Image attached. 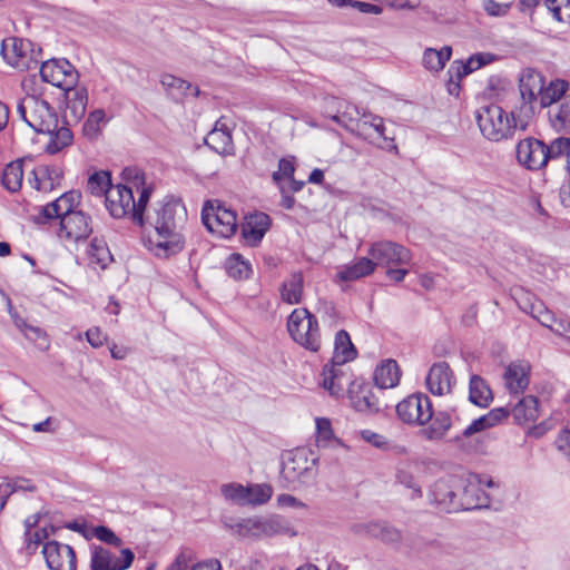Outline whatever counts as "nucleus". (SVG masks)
<instances>
[{
  "mask_svg": "<svg viewBox=\"0 0 570 570\" xmlns=\"http://www.w3.org/2000/svg\"><path fill=\"white\" fill-rule=\"evenodd\" d=\"M187 210L183 202L166 197L145 217V226L153 228L148 235L149 249L160 258H167L184 249V228Z\"/></svg>",
  "mask_w": 570,
  "mask_h": 570,
  "instance_id": "nucleus-1",
  "label": "nucleus"
},
{
  "mask_svg": "<svg viewBox=\"0 0 570 570\" xmlns=\"http://www.w3.org/2000/svg\"><path fill=\"white\" fill-rule=\"evenodd\" d=\"M151 190L139 187L137 179L110 186L106 190L105 205L114 218L129 216L138 225L145 226V208L149 202Z\"/></svg>",
  "mask_w": 570,
  "mask_h": 570,
  "instance_id": "nucleus-2",
  "label": "nucleus"
},
{
  "mask_svg": "<svg viewBox=\"0 0 570 570\" xmlns=\"http://www.w3.org/2000/svg\"><path fill=\"white\" fill-rule=\"evenodd\" d=\"M567 145L566 137L556 138L549 145L541 139L527 137L517 145V160L529 170H540L549 163L562 159Z\"/></svg>",
  "mask_w": 570,
  "mask_h": 570,
  "instance_id": "nucleus-3",
  "label": "nucleus"
},
{
  "mask_svg": "<svg viewBox=\"0 0 570 570\" xmlns=\"http://www.w3.org/2000/svg\"><path fill=\"white\" fill-rule=\"evenodd\" d=\"M475 118L481 134L491 141L511 138L517 127L513 116L494 104L480 107Z\"/></svg>",
  "mask_w": 570,
  "mask_h": 570,
  "instance_id": "nucleus-4",
  "label": "nucleus"
},
{
  "mask_svg": "<svg viewBox=\"0 0 570 570\" xmlns=\"http://www.w3.org/2000/svg\"><path fill=\"white\" fill-rule=\"evenodd\" d=\"M17 112L38 134L51 132L56 129L57 112L47 100L38 96L23 97L17 106Z\"/></svg>",
  "mask_w": 570,
  "mask_h": 570,
  "instance_id": "nucleus-5",
  "label": "nucleus"
},
{
  "mask_svg": "<svg viewBox=\"0 0 570 570\" xmlns=\"http://www.w3.org/2000/svg\"><path fill=\"white\" fill-rule=\"evenodd\" d=\"M318 458L306 448L288 452L282 463L281 476L288 483H308L316 475Z\"/></svg>",
  "mask_w": 570,
  "mask_h": 570,
  "instance_id": "nucleus-6",
  "label": "nucleus"
},
{
  "mask_svg": "<svg viewBox=\"0 0 570 570\" xmlns=\"http://www.w3.org/2000/svg\"><path fill=\"white\" fill-rule=\"evenodd\" d=\"M291 337L312 352L321 347V334L316 317L307 308H295L287 321Z\"/></svg>",
  "mask_w": 570,
  "mask_h": 570,
  "instance_id": "nucleus-7",
  "label": "nucleus"
},
{
  "mask_svg": "<svg viewBox=\"0 0 570 570\" xmlns=\"http://www.w3.org/2000/svg\"><path fill=\"white\" fill-rule=\"evenodd\" d=\"M1 52L12 67L30 70L38 67L42 49L29 39L11 37L2 41Z\"/></svg>",
  "mask_w": 570,
  "mask_h": 570,
  "instance_id": "nucleus-8",
  "label": "nucleus"
},
{
  "mask_svg": "<svg viewBox=\"0 0 570 570\" xmlns=\"http://www.w3.org/2000/svg\"><path fill=\"white\" fill-rule=\"evenodd\" d=\"M202 220L210 233L224 238L233 236L237 229L236 213L217 200L204 205Z\"/></svg>",
  "mask_w": 570,
  "mask_h": 570,
  "instance_id": "nucleus-9",
  "label": "nucleus"
},
{
  "mask_svg": "<svg viewBox=\"0 0 570 570\" xmlns=\"http://www.w3.org/2000/svg\"><path fill=\"white\" fill-rule=\"evenodd\" d=\"M40 77L42 81L62 89H72L77 86L79 73L77 69L65 58L40 60Z\"/></svg>",
  "mask_w": 570,
  "mask_h": 570,
  "instance_id": "nucleus-10",
  "label": "nucleus"
},
{
  "mask_svg": "<svg viewBox=\"0 0 570 570\" xmlns=\"http://www.w3.org/2000/svg\"><path fill=\"white\" fill-rule=\"evenodd\" d=\"M460 483L456 512L489 507L490 498L482 489L481 475L470 474L468 478H460Z\"/></svg>",
  "mask_w": 570,
  "mask_h": 570,
  "instance_id": "nucleus-11",
  "label": "nucleus"
},
{
  "mask_svg": "<svg viewBox=\"0 0 570 570\" xmlns=\"http://www.w3.org/2000/svg\"><path fill=\"white\" fill-rule=\"evenodd\" d=\"M135 559L134 552L126 548L120 549L119 554L102 546H91L90 568L91 570H126Z\"/></svg>",
  "mask_w": 570,
  "mask_h": 570,
  "instance_id": "nucleus-12",
  "label": "nucleus"
},
{
  "mask_svg": "<svg viewBox=\"0 0 570 570\" xmlns=\"http://www.w3.org/2000/svg\"><path fill=\"white\" fill-rule=\"evenodd\" d=\"M396 413L404 423L424 425L432 419V404L426 395L412 394L396 405Z\"/></svg>",
  "mask_w": 570,
  "mask_h": 570,
  "instance_id": "nucleus-13",
  "label": "nucleus"
},
{
  "mask_svg": "<svg viewBox=\"0 0 570 570\" xmlns=\"http://www.w3.org/2000/svg\"><path fill=\"white\" fill-rule=\"evenodd\" d=\"M368 255L372 257L375 266L384 267L407 265L412 259L410 249L392 240L373 243L368 249Z\"/></svg>",
  "mask_w": 570,
  "mask_h": 570,
  "instance_id": "nucleus-14",
  "label": "nucleus"
},
{
  "mask_svg": "<svg viewBox=\"0 0 570 570\" xmlns=\"http://www.w3.org/2000/svg\"><path fill=\"white\" fill-rule=\"evenodd\" d=\"M460 476H450L438 480L431 490V502L443 512H456L459 497Z\"/></svg>",
  "mask_w": 570,
  "mask_h": 570,
  "instance_id": "nucleus-15",
  "label": "nucleus"
},
{
  "mask_svg": "<svg viewBox=\"0 0 570 570\" xmlns=\"http://www.w3.org/2000/svg\"><path fill=\"white\" fill-rule=\"evenodd\" d=\"M92 233L91 220L83 212L78 210L61 217L58 236L68 242H79Z\"/></svg>",
  "mask_w": 570,
  "mask_h": 570,
  "instance_id": "nucleus-16",
  "label": "nucleus"
},
{
  "mask_svg": "<svg viewBox=\"0 0 570 570\" xmlns=\"http://www.w3.org/2000/svg\"><path fill=\"white\" fill-rule=\"evenodd\" d=\"M42 553L50 570H76V553L70 546L56 540L48 541Z\"/></svg>",
  "mask_w": 570,
  "mask_h": 570,
  "instance_id": "nucleus-17",
  "label": "nucleus"
},
{
  "mask_svg": "<svg viewBox=\"0 0 570 570\" xmlns=\"http://www.w3.org/2000/svg\"><path fill=\"white\" fill-rule=\"evenodd\" d=\"M80 198V193L76 190L63 193L56 200L41 208L38 222L45 224L55 218L61 220V217L76 213V207L79 205Z\"/></svg>",
  "mask_w": 570,
  "mask_h": 570,
  "instance_id": "nucleus-18",
  "label": "nucleus"
},
{
  "mask_svg": "<svg viewBox=\"0 0 570 570\" xmlns=\"http://www.w3.org/2000/svg\"><path fill=\"white\" fill-rule=\"evenodd\" d=\"M455 384L453 371L446 362L434 363L428 375L426 386L434 395H445L451 393Z\"/></svg>",
  "mask_w": 570,
  "mask_h": 570,
  "instance_id": "nucleus-19",
  "label": "nucleus"
},
{
  "mask_svg": "<svg viewBox=\"0 0 570 570\" xmlns=\"http://www.w3.org/2000/svg\"><path fill=\"white\" fill-rule=\"evenodd\" d=\"M543 86L544 78L535 69L527 68L521 72L519 78V89L524 107H528L529 111H533L532 104L540 98Z\"/></svg>",
  "mask_w": 570,
  "mask_h": 570,
  "instance_id": "nucleus-20",
  "label": "nucleus"
},
{
  "mask_svg": "<svg viewBox=\"0 0 570 570\" xmlns=\"http://www.w3.org/2000/svg\"><path fill=\"white\" fill-rule=\"evenodd\" d=\"M66 108L63 110L65 124L70 126L78 122L86 114L88 94L86 88L75 86L72 89L65 90Z\"/></svg>",
  "mask_w": 570,
  "mask_h": 570,
  "instance_id": "nucleus-21",
  "label": "nucleus"
},
{
  "mask_svg": "<svg viewBox=\"0 0 570 570\" xmlns=\"http://www.w3.org/2000/svg\"><path fill=\"white\" fill-rule=\"evenodd\" d=\"M353 409L361 413H376L380 410L379 400L371 386L365 383L353 382L348 390Z\"/></svg>",
  "mask_w": 570,
  "mask_h": 570,
  "instance_id": "nucleus-22",
  "label": "nucleus"
},
{
  "mask_svg": "<svg viewBox=\"0 0 570 570\" xmlns=\"http://www.w3.org/2000/svg\"><path fill=\"white\" fill-rule=\"evenodd\" d=\"M356 534H366L379 539L386 544H399L402 541V532L386 522H370L353 527Z\"/></svg>",
  "mask_w": 570,
  "mask_h": 570,
  "instance_id": "nucleus-23",
  "label": "nucleus"
},
{
  "mask_svg": "<svg viewBox=\"0 0 570 570\" xmlns=\"http://www.w3.org/2000/svg\"><path fill=\"white\" fill-rule=\"evenodd\" d=\"M493 60L494 55L489 52L472 55L465 62L455 60L448 69V76L461 81L463 77L492 62Z\"/></svg>",
  "mask_w": 570,
  "mask_h": 570,
  "instance_id": "nucleus-24",
  "label": "nucleus"
},
{
  "mask_svg": "<svg viewBox=\"0 0 570 570\" xmlns=\"http://www.w3.org/2000/svg\"><path fill=\"white\" fill-rule=\"evenodd\" d=\"M205 144L219 155H233L234 144L228 127L220 120L205 138Z\"/></svg>",
  "mask_w": 570,
  "mask_h": 570,
  "instance_id": "nucleus-25",
  "label": "nucleus"
},
{
  "mask_svg": "<svg viewBox=\"0 0 570 570\" xmlns=\"http://www.w3.org/2000/svg\"><path fill=\"white\" fill-rule=\"evenodd\" d=\"M269 225L271 218L267 214L255 213L246 217L242 226V235L248 243L256 245L262 240Z\"/></svg>",
  "mask_w": 570,
  "mask_h": 570,
  "instance_id": "nucleus-26",
  "label": "nucleus"
},
{
  "mask_svg": "<svg viewBox=\"0 0 570 570\" xmlns=\"http://www.w3.org/2000/svg\"><path fill=\"white\" fill-rule=\"evenodd\" d=\"M333 104L336 107V112L331 116V119L346 130L354 132L362 115L358 107L340 99H333Z\"/></svg>",
  "mask_w": 570,
  "mask_h": 570,
  "instance_id": "nucleus-27",
  "label": "nucleus"
},
{
  "mask_svg": "<svg viewBox=\"0 0 570 570\" xmlns=\"http://www.w3.org/2000/svg\"><path fill=\"white\" fill-rule=\"evenodd\" d=\"M548 119L557 132L570 134V96L550 106Z\"/></svg>",
  "mask_w": 570,
  "mask_h": 570,
  "instance_id": "nucleus-28",
  "label": "nucleus"
},
{
  "mask_svg": "<svg viewBox=\"0 0 570 570\" xmlns=\"http://www.w3.org/2000/svg\"><path fill=\"white\" fill-rule=\"evenodd\" d=\"M507 389L514 394L523 392L529 385V366L522 363H511L505 372Z\"/></svg>",
  "mask_w": 570,
  "mask_h": 570,
  "instance_id": "nucleus-29",
  "label": "nucleus"
},
{
  "mask_svg": "<svg viewBox=\"0 0 570 570\" xmlns=\"http://www.w3.org/2000/svg\"><path fill=\"white\" fill-rule=\"evenodd\" d=\"M281 298L289 305L299 304L303 301L304 277L302 272H294L281 286Z\"/></svg>",
  "mask_w": 570,
  "mask_h": 570,
  "instance_id": "nucleus-30",
  "label": "nucleus"
},
{
  "mask_svg": "<svg viewBox=\"0 0 570 570\" xmlns=\"http://www.w3.org/2000/svg\"><path fill=\"white\" fill-rule=\"evenodd\" d=\"M400 379L401 370L394 360H385L375 368L374 381L380 389H392Z\"/></svg>",
  "mask_w": 570,
  "mask_h": 570,
  "instance_id": "nucleus-31",
  "label": "nucleus"
},
{
  "mask_svg": "<svg viewBox=\"0 0 570 570\" xmlns=\"http://www.w3.org/2000/svg\"><path fill=\"white\" fill-rule=\"evenodd\" d=\"M356 355L357 352L351 341L350 334L344 330L338 331L335 335L332 363L342 366L346 362L353 361Z\"/></svg>",
  "mask_w": 570,
  "mask_h": 570,
  "instance_id": "nucleus-32",
  "label": "nucleus"
},
{
  "mask_svg": "<svg viewBox=\"0 0 570 570\" xmlns=\"http://www.w3.org/2000/svg\"><path fill=\"white\" fill-rule=\"evenodd\" d=\"M160 82L167 94L175 101H180L188 95H198V89L194 88L191 83L173 75H164Z\"/></svg>",
  "mask_w": 570,
  "mask_h": 570,
  "instance_id": "nucleus-33",
  "label": "nucleus"
},
{
  "mask_svg": "<svg viewBox=\"0 0 570 570\" xmlns=\"http://www.w3.org/2000/svg\"><path fill=\"white\" fill-rule=\"evenodd\" d=\"M88 264L94 268L105 269L111 262L112 255L107 246V243L95 237L87 249Z\"/></svg>",
  "mask_w": 570,
  "mask_h": 570,
  "instance_id": "nucleus-34",
  "label": "nucleus"
},
{
  "mask_svg": "<svg viewBox=\"0 0 570 570\" xmlns=\"http://www.w3.org/2000/svg\"><path fill=\"white\" fill-rule=\"evenodd\" d=\"M469 400L476 406L487 407L493 400L492 390L479 375H472L469 384Z\"/></svg>",
  "mask_w": 570,
  "mask_h": 570,
  "instance_id": "nucleus-35",
  "label": "nucleus"
},
{
  "mask_svg": "<svg viewBox=\"0 0 570 570\" xmlns=\"http://www.w3.org/2000/svg\"><path fill=\"white\" fill-rule=\"evenodd\" d=\"M512 416L517 424L535 421L539 416L538 399L528 395L522 397L512 409Z\"/></svg>",
  "mask_w": 570,
  "mask_h": 570,
  "instance_id": "nucleus-36",
  "label": "nucleus"
},
{
  "mask_svg": "<svg viewBox=\"0 0 570 570\" xmlns=\"http://www.w3.org/2000/svg\"><path fill=\"white\" fill-rule=\"evenodd\" d=\"M322 386L335 397H340L343 394L344 386L341 383V377L343 376V371L341 365L335 363L326 364L323 367L322 372Z\"/></svg>",
  "mask_w": 570,
  "mask_h": 570,
  "instance_id": "nucleus-37",
  "label": "nucleus"
},
{
  "mask_svg": "<svg viewBox=\"0 0 570 570\" xmlns=\"http://www.w3.org/2000/svg\"><path fill=\"white\" fill-rule=\"evenodd\" d=\"M569 89V82L562 79H554L546 87L543 86L540 95V106L550 109L552 104H559L566 96Z\"/></svg>",
  "mask_w": 570,
  "mask_h": 570,
  "instance_id": "nucleus-38",
  "label": "nucleus"
},
{
  "mask_svg": "<svg viewBox=\"0 0 570 570\" xmlns=\"http://www.w3.org/2000/svg\"><path fill=\"white\" fill-rule=\"evenodd\" d=\"M375 269V263L372 257H361L353 264L344 266L338 273V277L344 282L356 281L372 274Z\"/></svg>",
  "mask_w": 570,
  "mask_h": 570,
  "instance_id": "nucleus-39",
  "label": "nucleus"
},
{
  "mask_svg": "<svg viewBox=\"0 0 570 570\" xmlns=\"http://www.w3.org/2000/svg\"><path fill=\"white\" fill-rule=\"evenodd\" d=\"M430 425L422 431V434L430 441H439L444 438L452 425L451 416L446 412L432 413Z\"/></svg>",
  "mask_w": 570,
  "mask_h": 570,
  "instance_id": "nucleus-40",
  "label": "nucleus"
},
{
  "mask_svg": "<svg viewBox=\"0 0 570 570\" xmlns=\"http://www.w3.org/2000/svg\"><path fill=\"white\" fill-rule=\"evenodd\" d=\"M451 55L452 48L450 46H444L440 50L426 48L422 59L423 66L430 71L439 72L445 67Z\"/></svg>",
  "mask_w": 570,
  "mask_h": 570,
  "instance_id": "nucleus-41",
  "label": "nucleus"
},
{
  "mask_svg": "<svg viewBox=\"0 0 570 570\" xmlns=\"http://www.w3.org/2000/svg\"><path fill=\"white\" fill-rule=\"evenodd\" d=\"M47 134L49 135L50 139L46 146V151L50 155L58 154L63 148L72 144L73 135L68 125L59 127L57 124L56 129Z\"/></svg>",
  "mask_w": 570,
  "mask_h": 570,
  "instance_id": "nucleus-42",
  "label": "nucleus"
},
{
  "mask_svg": "<svg viewBox=\"0 0 570 570\" xmlns=\"http://www.w3.org/2000/svg\"><path fill=\"white\" fill-rule=\"evenodd\" d=\"M23 179L22 161L16 160L8 164L2 173L1 181L6 189L11 193L21 188Z\"/></svg>",
  "mask_w": 570,
  "mask_h": 570,
  "instance_id": "nucleus-43",
  "label": "nucleus"
},
{
  "mask_svg": "<svg viewBox=\"0 0 570 570\" xmlns=\"http://www.w3.org/2000/svg\"><path fill=\"white\" fill-rule=\"evenodd\" d=\"M265 535L272 537V535H289L294 537L296 535V531L294 530L292 523L281 515H273L269 518H266V525H265Z\"/></svg>",
  "mask_w": 570,
  "mask_h": 570,
  "instance_id": "nucleus-44",
  "label": "nucleus"
},
{
  "mask_svg": "<svg viewBox=\"0 0 570 570\" xmlns=\"http://www.w3.org/2000/svg\"><path fill=\"white\" fill-rule=\"evenodd\" d=\"M225 269L234 279L248 278L252 273L250 265L239 254H233L226 259Z\"/></svg>",
  "mask_w": 570,
  "mask_h": 570,
  "instance_id": "nucleus-45",
  "label": "nucleus"
},
{
  "mask_svg": "<svg viewBox=\"0 0 570 570\" xmlns=\"http://www.w3.org/2000/svg\"><path fill=\"white\" fill-rule=\"evenodd\" d=\"M246 505H261L269 501L273 489L268 484H250L246 485Z\"/></svg>",
  "mask_w": 570,
  "mask_h": 570,
  "instance_id": "nucleus-46",
  "label": "nucleus"
},
{
  "mask_svg": "<svg viewBox=\"0 0 570 570\" xmlns=\"http://www.w3.org/2000/svg\"><path fill=\"white\" fill-rule=\"evenodd\" d=\"M519 306L524 313L530 314L541 325L550 328L552 327V314L544 307L541 301H535L533 303L525 302L524 304L519 303Z\"/></svg>",
  "mask_w": 570,
  "mask_h": 570,
  "instance_id": "nucleus-47",
  "label": "nucleus"
},
{
  "mask_svg": "<svg viewBox=\"0 0 570 570\" xmlns=\"http://www.w3.org/2000/svg\"><path fill=\"white\" fill-rule=\"evenodd\" d=\"M373 120H374V122H372L371 132H373L374 139L376 141L374 145H376L380 148L387 149V150H397V147L394 144V139L389 138L385 135V126H384L383 118L380 116H375V118H373Z\"/></svg>",
  "mask_w": 570,
  "mask_h": 570,
  "instance_id": "nucleus-48",
  "label": "nucleus"
},
{
  "mask_svg": "<svg viewBox=\"0 0 570 570\" xmlns=\"http://www.w3.org/2000/svg\"><path fill=\"white\" fill-rule=\"evenodd\" d=\"M114 186L111 184V177L108 171H97L88 178L87 187L94 195H105L106 190Z\"/></svg>",
  "mask_w": 570,
  "mask_h": 570,
  "instance_id": "nucleus-49",
  "label": "nucleus"
},
{
  "mask_svg": "<svg viewBox=\"0 0 570 570\" xmlns=\"http://www.w3.org/2000/svg\"><path fill=\"white\" fill-rule=\"evenodd\" d=\"M544 7L557 21L570 23V0H544Z\"/></svg>",
  "mask_w": 570,
  "mask_h": 570,
  "instance_id": "nucleus-50",
  "label": "nucleus"
},
{
  "mask_svg": "<svg viewBox=\"0 0 570 570\" xmlns=\"http://www.w3.org/2000/svg\"><path fill=\"white\" fill-rule=\"evenodd\" d=\"M220 492L227 501L234 504L246 505V487L240 483H227L220 487Z\"/></svg>",
  "mask_w": 570,
  "mask_h": 570,
  "instance_id": "nucleus-51",
  "label": "nucleus"
},
{
  "mask_svg": "<svg viewBox=\"0 0 570 570\" xmlns=\"http://www.w3.org/2000/svg\"><path fill=\"white\" fill-rule=\"evenodd\" d=\"M375 116L376 115H373L371 111L363 110L353 134L371 144H375L374 135L371 132L372 122H374L373 118H375Z\"/></svg>",
  "mask_w": 570,
  "mask_h": 570,
  "instance_id": "nucleus-52",
  "label": "nucleus"
},
{
  "mask_svg": "<svg viewBox=\"0 0 570 570\" xmlns=\"http://www.w3.org/2000/svg\"><path fill=\"white\" fill-rule=\"evenodd\" d=\"M266 518H248L239 523V531L243 535L263 537L265 535Z\"/></svg>",
  "mask_w": 570,
  "mask_h": 570,
  "instance_id": "nucleus-53",
  "label": "nucleus"
},
{
  "mask_svg": "<svg viewBox=\"0 0 570 570\" xmlns=\"http://www.w3.org/2000/svg\"><path fill=\"white\" fill-rule=\"evenodd\" d=\"M105 120V111L97 109L92 111L83 124V134L89 138H95L100 131V124Z\"/></svg>",
  "mask_w": 570,
  "mask_h": 570,
  "instance_id": "nucleus-54",
  "label": "nucleus"
},
{
  "mask_svg": "<svg viewBox=\"0 0 570 570\" xmlns=\"http://www.w3.org/2000/svg\"><path fill=\"white\" fill-rule=\"evenodd\" d=\"M91 534L99 541L115 548H120L122 544L121 539L111 529L105 525L94 527Z\"/></svg>",
  "mask_w": 570,
  "mask_h": 570,
  "instance_id": "nucleus-55",
  "label": "nucleus"
},
{
  "mask_svg": "<svg viewBox=\"0 0 570 570\" xmlns=\"http://www.w3.org/2000/svg\"><path fill=\"white\" fill-rule=\"evenodd\" d=\"M334 433L332 430V423L326 417L316 419V442L321 446H326L327 443L333 440Z\"/></svg>",
  "mask_w": 570,
  "mask_h": 570,
  "instance_id": "nucleus-56",
  "label": "nucleus"
},
{
  "mask_svg": "<svg viewBox=\"0 0 570 570\" xmlns=\"http://www.w3.org/2000/svg\"><path fill=\"white\" fill-rule=\"evenodd\" d=\"M294 171L295 166L293 160L288 158H282L278 161V170L273 173V180L279 184L282 179L293 178Z\"/></svg>",
  "mask_w": 570,
  "mask_h": 570,
  "instance_id": "nucleus-57",
  "label": "nucleus"
},
{
  "mask_svg": "<svg viewBox=\"0 0 570 570\" xmlns=\"http://www.w3.org/2000/svg\"><path fill=\"white\" fill-rule=\"evenodd\" d=\"M47 538H48V531L46 529L30 531L29 535L24 534L26 549L29 551V553H35L37 551L38 547Z\"/></svg>",
  "mask_w": 570,
  "mask_h": 570,
  "instance_id": "nucleus-58",
  "label": "nucleus"
},
{
  "mask_svg": "<svg viewBox=\"0 0 570 570\" xmlns=\"http://www.w3.org/2000/svg\"><path fill=\"white\" fill-rule=\"evenodd\" d=\"M487 420L482 419L480 416L479 419H475L470 425H468L460 435H456L453 438V442L456 444H460L462 442L463 438H469L475 433L482 432L487 430V426L484 424Z\"/></svg>",
  "mask_w": 570,
  "mask_h": 570,
  "instance_id": "nucleus-59",
  "label": "nucleus"
},
{
  "mask_svg": "<svg viewBox=\"0 0 570 570\" xmlns=\"http://www.w3.org/2000/svg\"><path fill=\"white\" fill-rule=\"evenodd\" d=\"M509 415V411L505 407H495L489 411L487 414L482 415V419L487 420L484 422L487 429H490L498 423L502 422Z\"/></svg>",
  "mask_w": 570,
  "mask_h": 570,
  "instance_id": "nucleus-60",
  "label": "nucleus"
},
{
  "mask_svg": "<svg viewBox=\"0 0 570 570\" xmlns=\"http://www.w3.org/2000/svg\"><path fill=\"white\" fill-rule=\"evenodd\" d=\"M482 3L485 12L492 17L505 16L510 9L509 3H500L495 0H482Z\"/></svg>",
  "mask_w": 570,
  "mask_h": 570,
  "instance_id": "nucleus-61",
  "label": "nucleus"
},
{
  "mask_svg": "<svg viewBox=\"0 0 570 570\" xmlns=\"http://www.w3.org/2000/svg\"><path fill=\"white\" fill-rule=\"evenodd\" d=\"M193 561V553L189 550L180 551L174 562L166 570H187Z\"/></svg>",
  "mask_w": 570,
  "mask_h": 570,
  "instance_id": "nucleus-62",
  "label": "nucleus"
},
{
  "mask_svg": "<svg viewBox=\"0 0 570 570\" xmlns=\"http://www.w3.org/2000/svg\"><path fill=\"white\" fill-rule=\"evenodd\" d=\"M396 480L400 484H403L406 488L412 489L415 497L422 495L421 487L415 482L414 478L409 472L403 470L397 471Z\"/></svg>",
  "mask_w": 570,
  "mask_h": 570,
  "instance_id": "nucleus-63",
  "label": "nucleus"
},
{
  "mask_svg": "<svg viewBox=\"0 0 570 570\" xmlns=\"http://www.w3.org/2000/svg\"><path fill=\"white\" fill-rule=\"evenodd\" d=\"M556 445L570 460V430H562L557 440Z\"/></svg>",
  "mask_w": 570,
  "mask_h": 570,
  "instance_id": "nucleus-64",
  "label": "nucleus"
}]
</instances>
